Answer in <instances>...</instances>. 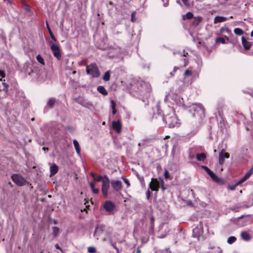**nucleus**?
<instances>
[{"label":"nucleus","instance_id":"obj_1","mask_svg":"<svg viewBox=\"0 0 253 253\" xmlns=\"http://www.w3.org/2000/svg\"><path fill=\"white\" fill-rule=\"evenodd\" d=\"M153 120H158V122H165L168 125L169 127H178L180 125V123L175 114H172L170 115H166L164 117L162 114L160 113L154 114L153 117Z\"/></svg>","mask_w":253,"mask_h":253},{"label":"nucleus","instance_id":"obj_2","mask_svg":"<svg viewBox=\"0 0 253 253\" xmlns=\"http://www.w3.org/2000/svg\"><path fill=\"white\" fill-rule=\"evenodd\" d=\"M86 72L93 78H98L100 73L95 63H92L86 67Z\"/></svg>","mask_w":253,"mask_h":253},{"label":"nucleus","instance_id":"obj_3","mask_svg":"<svg viewBox=\"0 0 253 253\" xmlns=\"http://www.w3.org/2000/svg\"><path fill=\"white\" fill-rule=\"evenodd\" d=\"M101 191L105 198L108 197V190L110 187V180L106 175H104V178L102 180Z\"/></svg>","mask_w":253,"mask_h":253},{"label":"nucleus","instance_id":"obj_4","mask_svg":"<svg viewBox=\"0 0 253 253\" xmlns=\"http://www.w3.org/2000/svg\"><path fill=\"white\" fill-rule=\"evenodd\" d=\"M11 178L13 182L19 186H23L26 183V180L25 178L18 174L12 175Z\"/></svg>","mask_w":253,"mask_h":253},{"label":"nucleus","instance_id":"obj_5","mask_svg":"<svg viewBox=\"0 0 253 253\" xmlns=\"http://www.w3.org/2000/svg\"><path fill=\"white\" fill-rule=\"evenodd\" d=\"M189 110L191 112H194L193 116H195L196 114H198L199 115H201L204 113V108L201 104L192 105L190 106Z\"/></svg>","mask_w":253,"mask_h":253},{"label":"nucleus","instance_id":"obj_6","mask_svg":"<svg viewBox=\"0 0 253 253\" xmlns=\"http://www.w3.org/2000/svg\"><path fill=\"white\" fill-rule=\"evenodd\" d=\"M115 207V205L111 201H106L103 204L104 209L110 213L113 212Z\"/></svg>","mask_w":253,"mask_h":253},{"label":"nucleus","instance_id":"obj_7","mask_svg":"<svg viewBox=\"0 0 253 253\" xmlns=\"http://www.w3.org/2000/svg\"><path fill=\"white\" fill-rule=\"evenodd\" d=\"M113 189L116 192H119L122 189V182L118 180H112L110 182Z\"/></svg>","mask_w":253,"mask_h":253},{"label":"nucleus","instance_id":"obj_8","mask_svg":"<svg viewBox=\"0 0 253 253\" xmlns=\"http://www.w3.org/2000/svg\"><path fill=\"white\" fill-rule=\"evenodd\" d=\"M203 224L200 221L197 226L193 229V235L195 237H198L203 234Z\"/></svg>","mask_w":253,"mask_h":253},{"label":"nucleus","instance_id":"obj_9","mask_svg":"<svg viewBox=\"0 0 253 253\" xmlns=\"http://www.w3.org/2000/svg\"><path fill=\"white\" fill-rule=\"evenodd\" d=\"M230 155L228 153L225 152L224 149H222L219 154L218 163L220 165H222L224 162L225 158H229Z\"/></svg>","mask_w":253,"mask_h":253},{"label":"nucleus","instance_id":"obj_10","mask_svg":"<svg viewBox=\"0 0 253 253\" xmlns=\"http://www.w3.org/2000/svg\"><path fill=\"white\" fill-rule=\"evenodd\" d=\"M53 54V55L57 58L58 60H59L61 58V51L59 46H53L52 45L50 49Z\"/></svg>","mask_w":253,"mask_h":253},{"label":"nucleus","instance_id":"obj_11","mask_svg":"<svg viewBox=\"0 0 253 253\" xmlns=\"http://www.w3.org/2000/svg\"><path fill=\"white\" fill-rule=\"evenodd\" d=\"M160 187V183L157 179H152L149 185V188L151 191H158Z\"/></svg>","mask_w":253,"mask_h":253},{"label":"nucleus","instance_id":"obj_12","mask_svg":"<svg viewBox=\"0 0 253 253\" xmlns=\"http://www.w3.org/2000/svg\"><path fill=\"white\" fill-rule=\"evenodd\" d=\"M104 225H98L95 229L94 232V236L96 237L97 239H98V237L102 234L104 229Z\"/></svg>","mask_w":253,"mask_h":253},{"label":"nucleus","instance_id":"obj_13","mask_svg":"<svg viewBox=\"0 0 253 253\" xmlns=\"http://www.w3.org/2000/svg\"><path fill=\"white\" fill-rule=\"evenodd\" d=\"M139 84L141 87V88L139 89L141 92L144 93L150 91V85L144 82H140Z\"/></svg>","mask_w":253,"mask_h":253},{"label":"nucleus","instance_id":"obj_14","mask_svg":"<svg viewBox=\"0 0 253 253\" xmlns=\"http://www.w3.org/2000/svg\"><path fill=\"white\" fill-rule=\"evenodd\" d=\"M112 127L113 129L115 130L117 132H121L122 130V125L121 122L119 120L118 121H113Z\"/></svg>","mask_w":253,"mask_h":253},{"label":"nucleus","instance_id":"obj_15","mask_svg":"<svg viewBox=\"0 0 253 253\" xmlns=\"http://www.w3.org/2000/svg\"><path fill=\"white\" fill-rule=\"evenodd\" d=\"M242 43L246 50H249L251 48L253 42L247 41L244 37H242Z\"/></svg>","mask_w":253,"mask_h":253},{"label":"nucleus","instance_id":"obj_16","mask_svg":"<svg viewBox=\"0 0 253 253\" xmlns=\"http://www.w3.org/2000/svg\"><path fill=\"white\" fill-rule=\"evenodd\" d=\"M58 170V166L54 164L50 168V175L53 176L55 174Z\"/></svg>","mask_w":253,"mask_h":253},{"label":"nucleus","instance_id":"obj_17","mask_svg":"<svg viewBox=\"0 0 253 253\" xmlns=\"http://www.w3.org/2000/svg\"><path fill=\"white\" fill-rule=\"evenodd\" d=\"M227 20V18L223 16H217L215 17L214 19V23L216 24L217 23L223 22Z\"/></svg>","mask_w":253,"mask_h":253},{"label":"nucleus","instance_id":"obj_18","mask_svg":"<svg viewBox=\"0 0 253 253\" xmlns=\"http://www.w3.org/2000/svg\"><path fill=\"white\" fill-rule=\"evenodd\" d=\"M90 175L93 177L94 180L96 181H102V179L104 178L103 176H99L97 175L96 173L92 172L90 173Z\"/></svg>","mask_w":253,"mask_h":253},{"label":"nucleus","instance_id":"obj_19","mask_svg":"<svg viewBox=\"0 0 253 253\" xmlns=\"http://www.w3.org/2000/svg\"><path fill=\"white\" fill-rule=\"evenodd\" d=\"M241 235L242 239L246 241H249L251 238L250 235L246 231L242 232Z\"/></svg>","mask_w":253,"mask_h":253},{"label":"nucleus","instance_id":"obj_20","mask_svg":"<svg viewBox=\"0 0 253 253\" xmlns=\"http://www.w3.org/2000/svg\"><path fill=\"white\" fill-rule=\"evenodd\" d=\"M206 155L204 153H198L196 154V157L199 161H204L206 158Z\"/></svg>","mask_w":253,"mask_h":253},{"label":"nucleus","instance_id":"obj_21","mask_svg":"<svg viewBox=\"0 0 253 253\" xmlns=\"http://www.w3.org/2000/svg\"><path fill=\"white\" fill-rule=\"evenodd\" d=\"M56 102V100L54 98H49L47 102V106L50 108H52Z\"/></svg>","mask_w":253,"mask_h":253},{"label":"nucleus","instance_id":"obj_22","mask_svg":"<svg viewBox=\"0 0 253 253\" xmlns=\"http://www.w3.org/2000/svg\"><path fill=\"white\" fill-rule=\"evenodd\" d=\"M97 91L100 93L101 94L104 95H106L108 94V92L106 90V89L104 88V86H101V85H100V86H98L97 88Z\"/></svg>","mask_w":253,"mask_h":253},{"label":"nucleus","instance_id":"obj_23","mask_svg":"<svg viewBox=\"0 0 253 253\" xmlns=\"http://www.w3.org/2000/svg\"><path fill=\"white\" fill-rule=\"evenodd\" d=\"M201 21L202 18L201 17H195L192 22V25L193 26L196 27L199 25Z\"/></svg>","mask_w":253,"mask_h":253},{"label":"nucleus","instance_id":"obj_24","mask_svg":"<svg viewBox=\"0 0 253 253\" xmlns=\"http://www.w3.org/2000/svg\"><path fill=\"white\" fill-rule=\"evenodd\" d=\"M73 144L78 155H80V147L78 141L76 139L73 140Z\"/></svg>","mask_w":253,"mask_h":253},{"label":"nucleus","instance_id":"obj_25","mask_svg":"<svg viewBox=\"0 0 253 253\" xmlns=\"http://www.w3.org/2000/svg\"><path fill=\"white\" fill-rule=\"evenodd\" d=\"M116 51L114 53L112 54V51H110L108 53V56L110 58H114L118 56H119L120 54V49H116Z\"/></svg>","mask_w":253,"mask_h":253},{"label":"nucleus","instance_id":"obj_26","mask_svg":"<svg viewBox=\"0 0 253 253\" xmlns=\"http://www.w3.org/2000/svg\"><path fill=\"white\" fill-rule=\"evenodd\" d=\"M110 78V71L108 70L105 73V74L103 77V80L104 81L107 82V81H109Z\"/></svg>","mask_w":253,"mask_h":253},{"label":"nucleus","instance_id":"obj_27","mask_svg":"<svg viewBox=\"0 0 253 253\" xmlns=\"http://www.w3.org/2000/svg\"><path fill=\"white\" fill-rule=\"evenodd\" d=\"M0 90L7 91L8 89V84L5 82H2L1 85H0Z\"/></svg>","mask_w":253,"mask_h":253},{"label":"nucleus","instance_id":"obj_28","mask_svg":"<svg viewBox=\"0 0 253 253\" xmlns=\"http://www.w3.org/2000/svg\"><path fill=\"white\" fill-rule=\"evenodd\" d=\"M193 14L191 12H187L185 15L183 16V19L184 20L185 19H190L193 18Z\"/></svg>","mask_w":253,"mask_h":253},{"label":"nucleus","instance_id":"obj_29","mask_svg":"<svg viewBox=\"0 0 253 253\" xmlns=\"http://www.w3.org/2000/svg\"><path fill=\"white\" fill-rule=\"evenodd\" d=\"M234 32L236 35L239 36L242 35L244 34V31L243 30L239 28L234 29Z\"/></svg>","mask_w":253,"mask_h":253},{"label":"nucleus","instance_id":"obj_30","mask_svg":"<svg viewBox=\"0 0 253 253\" xmlns=\"http://www.w3.org/2000/svg\"><path fill=\"white\" fill-rule=\"evenodd\" d=\"M236 241V238L234 236H230L227 239V243L231 244Z\"/></svg>","mask_w":253,"mask_h":253},{"label":"nucleus","instance_id":"obj_31","mask_svg":"<svg viewBox=\"0 0 253 253\" xmlns=\"http://www.w3.org/2000/svg\"><path fill=\"white\" fill-rule=\"evenodd\" d=\"M38 61L42 65H44V59L41 55H38L36 57Z\"/></svg>","mask_w":253,"mask_h":253},{"label":"nucleus","instance_id":"obj_32","mask_svg":"<svg viewBox=\"0 0 253 253\" xmlns=\"http://www.w3.org/2000/svg\"><path fill=\"white\" fill-rule=\"evenodd\" d=\"M253 173V168H252L244 175V176L248 179L251 175Z\"/></svg>","mask_w":253,"mask_h":253},{"label":"nucleus","instance_id":"obj_33","mask_svg":"<svg viewBox=\"0 0 253 253\" xmlns=\"http://www.w3.org/2000/svg\"><path fill=\"white\" fill-rule=\"evenodd\" d=\"M87 251L89 253H95L96 252V250L94 247H89L87 248Z\"/></svg>","mask_w":253,"mask_h":253},{"label":"nucleus","instance_id":"obj_34","mask_svg":"<svg viewBox=\"0 0 253 253\" xmlns=\"http://www.w3.org/2000/svg\"><path fill=\"white\" fill-rule=\"evenodd\" d=\"M53 229V234L54 236H56L58 234L59 229L57 227H53L52 228Z\"/></svg>","mask_w":253,"mask_h":253},{"label":"nucleus","instance_id":"obj_35","mask_svg":"<svg viewBox=\"0 0 253 253\" xmlns=\"http://www.w3.org/2000/svg\"><path fill=\"white\" fill-rule=\"evenodd\" d=\"M220 32L221 33H229L231 32V31L227 28H223V27H222L221 28H220Z\"/></svg>","mask_w":253,"mask_h":253},{"label":"nucleus","instance_id":"obj_36","mask_svg":"<svg viewBox=\"0 0 253 253\" xmlns=\"http://www.w3.org/2000/svg\"><path fill=\"white\" fill-rule=\"evenodd\" d=\"M216 42H220L221 43H226L225 39L223 38H221V37L217 38L216 39Z\"/></svg>","mask_w":253,"mask_h":253},{"label":"nucleus","instance_id":"obj_37","mask_svg":"<svg viewBox=\"0 0 253 253\" xmlns=\"http://www.w3.org/2000/svg\"><path fill=\"white\" fill-rule=\"evenodd\" d=\"M247 178H246L245 176H244L242 178H241L240 180H239L236 184V185H238L239 184H241L244 181H245L247 180Z\"/></svg>","mask_w":253,"mask_h":253},{"label":"nucleus","instance_id":"obj_38","mask_svg":"<svg viewBox=\"0 0 253 253\" xmlns=\"http://www.w3.org/2000/svg\"><path fill=\"white\" fill-rule=\"evenodd\" d=\"M178 69V68L175 66L173 68V71L172 72H171L170 73V77H172L174 75V74L175 73V72Z\"/></svg>","mask_w":253,"mask_h":253},{"label":"nucleus","instance_id":"obj_39","mask_svg":"<svg viewBox=\"0 0 253 253\" xmlns=\"http://www.w3.org/2000/svg\"><path fill=\"white\" fill-rule=\"evenodd\" d=\"M192 75V72L189 70H186L184 72V75L186 76H191Z\"/></svg>","mask_w":253,"mask_h":253},{"label":"nucleus","instance_id":"obj_40","mask_svg":"<svg viewBox=\"0 0 253 253\" xmlns=\"http://www.w3.org/2000/svg\"><path fill=\"white\" fill-rule=\"evenodd\" d=\"M122 179H123L124 182L127 185V187L130 186V183L128 180L124 176H122Z\"/></svg>","mask_w":253,"mask_h":253},{"label":"nucleus","instance_id":"obj_41","mask_svg":"<svg viewBox=\"0 0 253 253\" xmlns=\"http://www.w3.org/2000/svg\"><path fill=\"white\" fill-rule=\"evenodd\" d=\"M184 5L187 6H189L190 5V0H182Z\"/></svg>","mask_w":253,"mask_h":253},{"label":"nucleus","instance_id":"obj_42","mask_svg":"<svg viewBox=\"0 0 253 253\" xmlns=\"http://www.w3.org/2000/svg\"><path fill=\"white\" fill-rule=\"evenodd\" d=\"M214 181L218 183H223V180L222 179H220L218 176L217 177V178L214 179Z\"/></svg>","mask_w":253,"mask_h":253},{"label":"nucleus","instance_id":"obj_43","mask_svg":"<svg viewBox=\"0 0 253 253\" xmlns=\"http://www.w3.org/2000/svg\"><path fill=\"white\" fill-rule=\"evenodd\" d=\"M49 44L50 45V48H51V47L52 45L53 46H58V45L56 43V42H54L53 41H51L49 42Z\"/></svg>","mask_w":253,"mask_h":253},{"label":"nucleus","instance_id":"obj_44","mask_svg":"<svg viewBox=\"0 0 253 253\" xmlns=\"http://www.w3.org/2000/svg\"><path fill=\"white\" fill-rule=\"evenodd\" d=\"M111 106L112 110L116 108V103L113 100H111Z\"/></svg>","mask_w":253,"mask_h":253},{"label":"nucleus","instance_id":"obj_45","mask_svg":"<svg viewBox=\"0 0 253 253\" xmlns=\"http://www.w3.org/2000/svg\"><path fill=\"white\" fill-rule=\"evenodd\" d=\"M49 34L50 35V38L52 39V40L53 41L55 42H56V39L55 36H54L53 33L51 32V33H50Z\"/></svg>","mask_w":253,"mask_h":253},{"label":"nucleus","instance_id":"obj_46","mask_svg":"<svg viewBox=\"0 0 253 253\" xmlns=\"http://www.w3.org/2000/svg\"><path fill=\"white\" fill-rule=\"evenodd\" d=\"M137 176L138 178L139 179V180H140V181L141 183V184L142 185L144 184V180L143 177L139 176L138 175V174L137 175Z\"/></svg>","mask_w":253,"mask_h":253},{"label":"nucleus","instance_id":"obj_47","mask_svg":"<svg viewBox=\"0 0 253 253\" xmlns=\"http://www.w3.org/2000/svg\"><path fill=\"white\" fill-rule=\"evenodd\" d=\"M202 168L205 170V171L209 173L211 170L209 169L207 166H202Z\"/></svg>","mask_w":253,"mask_h":253},{"label":"nucleus","instance_id":"obj_48","mask_svg":"<svg viewBox=\"0 0 253 253\" xmlns=\"http://www.w3.org/2000/svg\"><path fill=\"white\" fill-rule=\"evenodd\" d=\"M239 0H228V3L230 4H234L238 1Z\"/></svg>","mask_w":253,"mask_h":253},{"label":"nucleus","instance_id":"obj_49","mask_svg":"<svg viewBox=\"0 0 253 253\" xmlns=\"http://www.w3.org/2000/svg\"><path fill=\"white\" fill-rule=\"evenodd\" d=\"M92 192L94 194H98L99 193V189L97 188H93L91 189Z\"/></svg>","mask_w":253,"mask_h":253},{"label":"nucleus","instance_id":"obj_50","mask_svg":"<svg viewBox=\"0 0 253 253\" xmlns=\"http://www.w3.org/2000/svg\"><path fill=\"white\" fill-rule=\"evenodd\" d=\"M151 196V192L148 189V191L146 192V198L147 200H149Z\"/></svg>","mask_w":253,"mask_h":253},{"label":"nucleus","instance_id":"obj_51","mask_svg":"<svg viewBox=\"0 0 253 253\" xmlns=\"http://www.w3.org/2000/svg\"><path fill=\"white\" fill-rule=\"evenodd\" d=\"M164 176H165V177L166 178V179H168L169 177V173L168 172V170H166L164 172Z\"/></svg>","mask_w":253,"mask_h":253},{"label":"nucleus","instance_id":"obj_52","mask_svg":"<svg viewBox=\"0 0 253 253\" xmlns=\"http://www.w3.org/2000/svg\"><path fill=\"white\" fill-rule=\"evenodd\" d=\"M111 245L116 250V253H119V249L115 245V244L111 242Z\"/></svg>","mask_w":253,"mask_h":253},{"label":"nucleus","instance_id":"obj_53","mask_svg":"<svg viewBox=\"0 0 253 253\" xmlns=\"http://www.w3.org/2000/svg\"><path fill=\"white\" fill-rule=\"evenodd\" d=\"M46 26L49 33L52 32L47 21L46 22Z\"/></svg>","mask_w":253,"mask_h":253},{"label":"nucleus","instance_id":"obj_54","mask_svg":"<svg viewBox=\"0 0 253 253\" xmlns=\"http://www.w3.org/2000/svg\"><path fill=\"white\" fill-rule=\"evenodd\" d=\"M208 174L211 176V178L215 175V174L211 170L208 173Z\"/></svg>","mask_w":253,"mask_h":253},{"label":"nucleus","instance_id":"obj_55","mask_svg":"<svg viewBox=\"0 0 253 253\" xmlns=\"http://www.w3.org/2000/svg\"><path fill=\"white\" fill-rule=\"evenodd\" d=\"M0 76L2 78L5 77V73L2 71L0 70Z\"/></svg>","mask_w":253,"mask_h":253},{"label":"nucleus","instance_id":"obj_56","mask_svg":"<svg viewBox=\"0 0 253 253\" xmlns=\"http://www.w3.org/2000/svg\"><path fill=\"white\" fill-rule=\"evenodd\" d=\"M95 183L94 182H91L89 184L90 188L92 189L93 188H94Z\"/></svg>","mask_w":253,"mask_h":253},{"label":"nucleus","instance_id":"obj_57","mask_svg":"<svg viewBox=\"0 0 253 253\" xmlns=\"http://www.w3.org/2000/svg\"><path fill=\"white\" fill-rule=\"evenodd\" d=\"M134 15H135V12H133L131 13V20H132V21H134Z\"/></svg>","mask_w":253,"mask_h":253},{"label":"nucleus","instance_id":"obj_58","mask_svg":"<svg viewBox=\"0 0 253 253\" xmlns=\"http://www.w3.org/2000/svg\"><path fill=\"white\" fill-rule=\"evenodd\" d=\"M189 158L190 159H192L194 158V155L191 153L189 154Z\"/></svg>","mask_w":253,"mask_h":253},{"label":"nucleus","instance_id":"obj_59","mask_svg":"<svg viewBox=\"0 0 253 253\" xmlns=\"http://www.w3.org/2000/svg\"><path fill=\"white\" fill-rule=\"evenodd\" d=\"M219 2L221 3H225L226 1H227L228 0H217Z\"/></svg>","mask_w":253,"mask_h":253},{"label":"nucleus","instance_id":"obj_60","mask_svg":"<svg viewBox=\"0 0 253 253\" xmlns=\"http://www.w3.org/2000/svg\"><path fill=\"white\" fill-rule=\"evenodd\" d=\"M55 248H56L57 249H58V250H61V248L59 247V245H58V244H56L55 245Z\"/></svg>","mask_w":253,"mask_h":253},{"label":"nucleus","instance_id":"obj_61","mask_svg":"<svg viewBox=\"0 0 253 253\" xmlns=\"http://www.w3.org/2000/svg\"><path fill=\"white\" fill-rule=\"evenodd\" d=\"M161 184H162V189L164 190L165 188L164 187L163 184H164V181L163 180H161Z\"/></svg>","mask_w":253,"mask_h":253},{"label":"nucleus","instance_id":"obj_62","mask_svg":"<svg viewBox=\"0 0 253 253\" xmlns=\"http://www.w3.org/2000/svg\"><path fill=\"white\" fill-rule=\"evenodd\" d=\"M198 130H199V127L198 126H197L195 128V129H194V133L197 132Z\"/></svg>","mask_w":253,"mask_h":253},{"label":"nucleus","instance_id":"obj_63","mask_svg":"<svg viewBox=\"0 0 253 253\" xmlns=\"http://www.w3.org/2000/svg\"><path fill=\"white\" fill-rule=\"evenodd\" d=\"M116 112H117V110H116V108L112 110L113 114L115 115L116 113Z\"/></svg>","mask_w":253,"mask_h":253},{"label":"nucleus","instance_id":"obj_64","mask_svg":"<svg viewBox=\"0 0 253 253\" xmlns=\"http://www.w3.org/2000/svg\"><path fill=\"white\" fill-rule=\"evenodd\" d=\"M141 253V250L139 248H137L136 253Z\"/></svg>","mask_w":253,"mask_h":253}]
</instances>
